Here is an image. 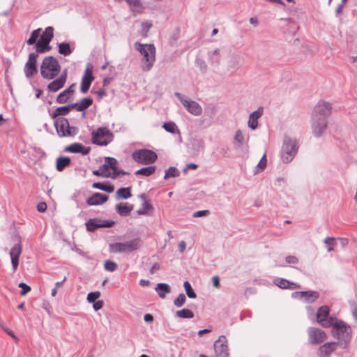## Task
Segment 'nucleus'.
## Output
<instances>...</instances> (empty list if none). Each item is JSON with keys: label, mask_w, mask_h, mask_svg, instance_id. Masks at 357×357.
I'll use <instances>...</instances> for the list:
<instances>
[{"label": "nucleus", "mask_w": 357, "mask_h": 357, "mask_svg": "<svg viewBox=\"0 0 357 357\" xmlns=\"http://www.w3.org/2000/svg\"><path fill=\"white\" fill-rule=\"evenodd\" d=\"M331 105L326 101H319L314 107L312 116V130L315 137L323 135L328 126V118L331 114Z\"/></svg>", "instance_id": "obj_1"}, {"label": "nucleus", "mask_w": 357, "mask_h": 357, "mask_svg": "<svg viewBox=\"0 0 357 357\" xmlns=\"http://www.w3.org/2000/svg\"><path fill=\"white\" fill-rule=\"evenodd\" d=\"M135 49L143 56L142 69L144 72L149 71L155 61V47L153 44H142L136 42L134 44Z\"/></svg>", "instance_id": "obj_2"}, {"label": "nucleus", "mask_w": 357, "mask_h": 357, "mask_svg": "<svg viewBox=\"0 0 357 357\" xmlns=\"http://www.w3.org/2000/svg\"><path fill=\"white\" fill-rule=\"evenodd\" d=\"M60 70L61 66L57 59L53 56L45 57L40 66V74L44 79H54Z\"/></svg>", "instance_id": "obj_3"}, {"label": "nucleus", "mask_w": 357, "mask_h": 357, "mask_svg": "<svg viewBox=\"0 0 357 357\" xmlns=\"http://www.w3.org/2000/svg\"><path fill=\"white\" fill-rule=\"evenodd\" d=\"M114 137V134L106 127H100L91 132L92 143L100 146H107Z\"/></svg>", "instance_id": "obj_4"}, {"label": "nucleus", "mask_w": 357, "mask_h": 357, "mask_svg": "<svg viewBox=\"0 0 357 357\" xmlns=\"http://www.w3.org/2000/svg\"><path fill=\"white\" fill-rule=\"evenodd\" d=\"M298 152V146L295 140L289 137L284 139L280 156L284 163H289L294 158Z\"/></svg>", "instance_id": "obj_5"}, {"label": "nucleus", "mask_w": 357, "mask_h": 357, "mask_svg": "<svg viewBox=\"0 0 357 357\" xmlns=\"http://www.w3.org/2000/svg\"><path fill=\"white\" fill-rule=\"evenodd\" d=\"M132 158L139 164L149 165L157 160L158 155L152 150L141 149H136L132 153Z\"/></svg>", "instance_id": "obj_6"}, {"label": "nucleus", "mask_w": 357, "mask_h": 357, "mask_svg": "<svg viewBox=\"0 0 357 357\" xmlns=\"http://www.w3.org/2000/svg\"><path fill=\"white\" fill-rule=\"evenodd\" d=\"M54 119V125L59 137H71L77 134L78 131L77 128L70 126L68 119L65 117H58Z\"/></svg>", "instance_id": "obj_7"}, {"label": "nucleus", "mask_w": 357, "mask_h": 357, "mask_svg": "<svg viewBox=\"0 0 357 357\" xmlns=\"http://www.w3.org/2000/svg\"><path fill=\"white\" fill-rule=\"evenodd\" d=\"M331 326L335 331L338 340L344 342L347 345L351 338L349 327L341 320L335 321Z\"/></svg>", "instance_id": "obj_8"}, {"label": "nucleus", "mask_w": 357, "mask_h": 357, "mask_svg": "<svg viewBox=\"0 0 357 357\" xmlns=\"http://www.w3.org/2000/svg\"><path fill=\"white\" fill-rule=\"evenodd\" d=\"M112 220H102L100 218H90L85 222L86 229L89 232H94L99 228H110L115 225Z\"/></svg>", "instance_id": "obj_9"}, {"label": "nucleus", "mask_w": 357, "mask_h": 357, "mask_svg": "<svg viewBox=\"0 0 357 357\" xmlns=\"http://www.w3.org/2000/svg\"><path fill=\"white\" fill-rule=\"evenodd\" d=\"M174 95L189 113L195 116H199L202 114V108L198 102L184 99L183 96L179 92H176Z\"/></svg>", "instance_id": "obj_10"}, {"label": "nucleus", "mask_w": 357, "mask_h": 357, "mask_svg": "<svg viewBox=\"0 0 357 357\" xmlns=\"http://www.w3.org/2000/svg\"><path fill=\"white\" fill-rule=\"evenodd\" d=\"M330 309L327 305H322L319 307L317 312V322L323 327H331L334 323L331 317H329Z\"/></svg>", "instance_id": "obj_11"}, {"label": "nucleus", "mask_w": 357, "mask_h": 357, "mask_svg": "<svg viewBox=\"0 0 357 357\" xmlns=\"http://www.w3.org/2000/svg\"><path fill=\"white\" fill-rule=\"evenodd\" d=\"M309 342L312 344H319L326 339V333L318 328L309 327L307 328Z\"/></svg>", "instance_id": "obj_12"}, {"label": "nucleus", "mask_w": 357, "mask_h": 357, "mask_svg": "<svg viewBox=\"0 0 357 357\" xmlns=\"http://www.w3.org/2000/svg\"><path fill=\"white\" fill-rule=\"evenodd\" d=\"M37 57V53L31 52L29 54L28 60L24 68V74L27 78L33 77L38 72Z\"/></svg>", "instance_id": "obj_13"}, {"label": "nucleus", "mask_w": 357, "mask_h": 357, "mask_svg": "<svg viewBox=\"0 0 357 357\" xmlns=\"http://www.w3.org/2000/svg\"><path fill=\"white\" fill-rule=\"evenodd\" d=\"M214 349L217 357L228 356V347L225 335L220 336L219 339L214 342Z\"/></svg>", "instance_id": "obj_14"}, {"label": "nucleus", "mask_w": 357, "mask_h": 357, "mask_svg": "<svg viewBox=\"0 0 357 357\" xmlns=\"http://www.w3.org/2000/svg\"><path fill=\"white\" fill-rule=\"evenodd\" d=\"M66 79L67 70H64L57 79H54L47 85L48 91L50 92L58 91L64 86Z\"/></svg>", "instance_id": "obj_15"}, {"label": "nucleus", "mask_w": 357, "mask_h": 357, "mask_svg": "<svg viewBox=\"0 0 357 357\" xmlns=\"http://www.w3.org/2000/svg\"><path fill=\"white\" fill-rule=\"evenodd\" d=\"M22 252V247L20 243L15 244L10 250L12 268L15 272L19 265V259Z\"/></svg>", "instance_id": "obj_16"}, {"label": "nucleus", "mask_w": 357, "mask_h": 357, "mask_svg": "<svg viewBox=\"0 0 357 357\" xmlns=\"http://www.w3.org/2000/svg\"><path fill=\"white\" fill-rule=\"evenodd\" d=\"M337 342H328L320 346L317 352L319 357H329L337 349Z\"/></svg>", "instance_id": "obj_17"}, {"label": "nucleus", "mask_w": 357, "mask_h": 357, "mask_svg": "<svg viewBox=\"0 0 357 357\" xmlns=\"http://www.w3.org/2000/svg\"><path fill=\"white\" fill-rule=\"evenodd\" d=\"M54 38V28L52 26H47L45 28V31L41 34L38 40L39 46L41 43H44L46 45L45 50H51V46L50 45V42Z\"/></svg>", "instance_id": "obj_18"}, {"label": "nucleus", "mask_w": 357, "mask_h": 357, "mask_svg": "<svg viewBox=\"0 0 357 357\" xmlns=\"http://www.w3.org/2000/svg\"><path fill=\"white\" fill-rule=\"evenodd\" d=\"M109 199V197L100 192H95L86 200V203L89 206H99L105 203Z\"/></svg>", "instance_id": "obj_19"}, {"label": "nucleus", "mask_w": 357, "mask_h": 357, "mask_svg": "<svg viewBox=\"0 0 357 357\" xmlns=\"http://www.w3.org/2000/svg\"><path fill=\"white\" fill-rule=\"evenodd\" d=\"M65 151L73 153H82L83 155H87L91 151L90 147L84 146L80 143H73L65 148Z\"/></svg>", "instance_id": "obj_20"}, {"label": "nucleus", "mask_w": 357, "mask_h": 357, "mask_svg": "<svg viewBox=\"0 0 357 357\" xmlns=\"http://www.w3.org/2000/svg\"><path fill=\"white\" fill-rule=\"evenodd\" d=\"M264 109L262 107H258V109L252 112L249 116L248 125V127L252 130H255L258 126V119L260 118L263 114Z\"/></svg>", "instance_id": "obj_21"}, {"label": "nucleus", "mask_w": 357, "mask_h": 357, "mask_svg": "<svg viewBox=\"0 0 357 357\" xmlns=\"http://www.w3.org/2000/svg\"><path fill=\"white\" fill-rule=\"evenodd\" d=\"M274 284L283 289H296L300 287L299 284L290 282L287 279L276 278L273 280Z\"/></svg>", "instance_id": "obj_22"}, {"label": "nucleus", "mask_w": 357, "mask_h": 357, "mask_svg": "<svg viewBox=\"0 0 357 357\" xmlns=\"http://www.w3.org/2000/svg\"><path fill=\"white\" fill-rule=\"evenodd\" d=\"M75 86L76 84L73 83L68 89L61 92L56 98V102L59 104H63L66 102L69 99V96L73 95L75 93Z\"/></svg>", "instance_id": "obj_23"}, {"label": "nucleus", "mask_w": 357, "mask_h": 357, "mask_svg": "<svg viewBox=\"0 0 357 357\" xmlns=\"http://www.w3.org/2000/svg\"><path fill=\"white\" fill-rule=\"evenodd\" d=\"M141 246V239L135 238L129 241L123 243L124 253H130L137 250Z\"/></svg>", "instance_id": "obj_24"}, {"label": "nucleus", "mask_w": 357, "mask_h": 357, "mask_svg": "<svg viewBox=\"0 0 357 357\" xmlns=\"http://www.w3.org/2000/svg\"><path fill=\"white\" fill-rule=\"evenodd\" d=\"M116 213L121 217L128 216L133 209V205L128 202L120 203L115 207Z\"/></svg>", "instance_id": "obj_25"}, {"label": "nucleus", "mask_w": 357, "mask_h": 357, "mask_svg": "<svg viewBox=\"0 0 357 357\" xmlns=\"http://www.w3.org/2000/svg\"><path fill=\"white\" fill-rule=\"evenodd\" d=\"M207 55L208 61L211 66L216 67L220 65L221 61V55L219 49L208 52Z\"/></svg>", "instance_id": "obj_26"}, {"label": "nucleus", "mask_w": 357, "mask_h": 357, "mask_svg": "<svg viewBox=\"0 0 357 357\" xmlns=\"http://www.w3.org/2000/svg\"><path fill=\"white\" fill-rule=\"evenodd\" d=\"M93 98L90 96L82 98L79 102H78L79 112H82V117L86 116V110L92 105Z\"/></svg>", "instance_id": "obj_27"}, {"label": "nucleus", "mask_w": 357, "mask_h": 357, "mask_svg": "<svg viewBox=\"0 0 357 357\" xmlns=\"http://www.w3.org/2000/svg\"><path fill=\"white\" fill-rule=\"evenodd\" d=\"M155 291L157 292L160 298H165L166 294L170 293L171 287L167 283L160 282L156 285Z\"/></svg>", "instance_id": "obj_28"}, {"label": "nucleus", "mask_w": 357, "mask_h": 357, "mask_svg": "<svg viewBox=\"0 0 357 357\" xmlns=\"http://www.w3.org/2000/svg\"><path fill=\"white\" fill-rule=\"evenodd\" d=\"M71 160L68 156H60L56 159V169L58 172H62L66 167L70 166Z\"/></svg>", "instance_id": "obj_29"}, {"label": "nucleus", "mask_w": 357, "mask_h": 357, "mask_svg": "<svg viewBox=\"0 0 357 357\" xmlns=\"http://www.w3.org/2000/svg\"><path fill=\"white\" fill-rule=\"evenodd\" d=\"M92 188L108 193H112L114 190V185L108 182H95L92 184Z\"/></svg>", "instance_id": "obj_30"}, {"label": "nucleus", "mask_w": 357, "mask_h": 357, "mask_svg": "<svg viewBox=\"0 0 357 357\" xmlns=\"http://www.w3.org/2000/svg\"><path fill=\"white\" fill-rule=\"evenodd\" d=\"M305 294L303 296V301L306 303H312L319 297V294L317 291L309 290L304 291Z\"/></svg>", "instance_id": "obj_31"}, {"label": "nucleus", "mask_w": 357, "mask_h": 357, "mask_svg": "<svg viewBox=\"0 0 357 357\" xmlns=\"http://www.w3.org/2000/svg\"><path fill=\"white\" fill-rule=\"evenodd\" d=\"M93 80V76L88 77L86 76H83L81 82L80 92L82 93H86L89 90L91 84Z\"/></svg>", "instance_id": "obj_32"}, {"label": "nucleus", "mask_w": 357, "mask_h": 357, "mask_svg": "<svg viewBox=\"0 0 357 357\" xmlns=\"http://www.w3.org/2000/svg\"><path fill=\"white\" fill-rule=\"evenodd\" d=\"M132 196L130 188H121L116 192V199L119 200L127 199Z\"/></svg>", "instance_id": "obj_33"}, {"label": "nucleus", "mask_w": 357, "mask_h": 357, "mask_svg": "<svg viewBox=\"0 0 357 357\" xmlns=\"http://www.w3.org/2000/svg\"><path fill=\"white\" fill-rule=\"evenodd\" d=\"M69 113L66 105L59 107L56 108L52 114H50V116L52 119H54L58 117H63V116L67 115Z\"/></svg>", "instance_id": "obj_34"}, {"label": "nucleus", "mask_w": 357, "mask_h": 357, "mask_svg": "<svg viewBox=\"0 0 357 357\" xmlns=\"http://www.w3.org/2000/svg\"><path fill=\"white\" fill-rule=\"evenodd\" d=\"M155 169H156L155 166L151 165V166H148V167H142L139 169H138L137 171H136L135 174L137 176L142 175L144 176H149L152 175L155 172Z\"/></svg>", "instance_id": "obj_35"}, {"label": "nucleus", "mask_w": 357, "mask_h": 357, "mask_svg": "<svg viewBox=\"0 0 357 357\" xmlns=\"http://www.w3.org/2000/svg\"><path fill=\"white\" fill-rule=\"evenodd\" d=\"M118 165V161L116 158L112 157H106L105 158V163L102 165V169H107L108 171L109 169L116 168Z\"/></svg>", "instance_id": "obj_36"}, {"label": "nucleus", "mask_w": 357, "mask_h": 357, "mask_svg": "<svg viewBox=\"0 0 357 357\" xmlns=\"http://www.w3.org/2000/svg\"><path fill=\"white\" fill-rule=\"evenodd\" d=\"M176 316L183 319H192L194 317L195 314L191 310L183 308L181 310L176 311Z\"/></svg>", "instance_id": "obj_37"}, {"label": "nucleus", "mask_w": 357, "mask_h": 357, "mask_svg": "<svg viewBox=\"0 0 357 357\" xmlns=\"http://www.w3.org/2000/svg\"><path fill=\"white\" fill-rule=\"evenodd\" d=\"M109 251L111 253H124L123 243H114L109 245Z\"/></svg>", "instance_id": "obj_38"}, {"label": "nucleus", "mask_w": 357, "mask_h": 357, "mask_svg": "<svg viewBox=\"0 0 357 357\" xmlns=\"http://www.w3.org/2000/svg\"><path fill=\"white\" fill-rule=\"evenodd\" d=\"M59 52L61 54L67 56L72 53L73 50L70 47V45L68 43H61L58 45Z\"/></svg>", "instance_id": "obj_39"}, {"label": "nucleus", "mask_w": 357, "mask_h": 357, "mask_svg": "<svg viewBox=\"0 0 357 357\" xmlns=\"http://www.w3.org/2000/svg\"><path fill=\"white\" fill-rule=\"evenodd\" d=\"M180 172L175 167H169L165 173L164 179L167 180L169 178H176L179 176Z\"/></svg>", "instance_id": "obj_40"}, {"label": "nucleus", "mask_w": 357, "mask_h": 357, "mask_svg": "<svg viewBox=\"0 0 357 357\" xmlns=\"http://www.w3.org/2000/svg\"><path fill=\"white\" fill-rule=\"evenodd\" d=\"M162 128L168 132L174 134L176 132L179 133V130L178 129L175 123L172 121L165 122L163 123Z\"/></svg>", "instance_id": "obj_41"}, {"label": "nucleus", "mask_w": 357, "mask_h": 357, "mask_svg": "<svg viewBox=\"0 0 357 357\" xmlns=\"http://www.w3.org/2000/svg\"><path fill=\"white\" fill-rule=\"evenodd\" d=\"M195 65L199 68L202 73L205 74L206 73L208 67L206 61L202 58L197 56L195 59Z\"/></svg>", "instance_id": "obj_42"}, {"label": "nucleus", "mask_w": 357, "mask_h": 357, "mask_svg": "<svg viewBox=\"0 0 357 357\" xmlns=\"http://www.w3.org/2000/svg\"><path fill=\"white\" fill-rule=\"evenodd\" d=\"M40 31H41V29H37L36 30H33L31 32L30 37L29 38V39L26 40L27 45H33L34 44L36 45V43H37L36 40L40 36Z\"/></svg>", "instance_id": "obj_43"}, {"label": "nucleus", "mask_w": 357, "mask_h": 357, "mask_svg": "<svg viewBox=\"0 0 357 357\" xmlns=\"http://www.w3.org/2000/svg\"><path fill=\"white\" fill-rule=\"evenodd\" d=\"M183 287L185 290V293H186L187 296L190 298H195L197 297L196 293L193 290L191 284H190V282L188 281L184 282Z\"/></svg>", "instance_id": "obj_44"}, {"label": "nucleus", "mask_w": 357, "mask_h": 357, "mask_svg": "<svg viewBox=\"0 0 357 357\" xmlns=\"http://www.w3.org/2000/svg\"><path fill=\"white\" fill-rule=\"evenodd\" d=\"M228 67L232 69H237L239 67V56L234 54L228 61Z\"/></svg>", "instance_id": "obj_45"}, {"label": "nucleus", "mask_w": 357, "mask_h": 357, "mask_svg": "<svg viewBox=\"0 0 357 357\" xmlns=\"http://www.w3.org/2000/svg\"><path fill=\"white\" fill-rule=\"evenodd\" d=\"M93 174L98 176L104 178H109L110 172L107 169H102V165L100 166L98 169L93 170Z\"/></svg>", "instance_id": "obj_46"}, {"label": "nucleus", "mask_w": 357, "mask_h": 357, "mask_svg": "<svg viewBox=\"0 0 357 357\" xmlns=\"http://www.w3.org/2000/svg\"><path fill=\"white\" fill-rule=\"evenodd\" d=\"M234 141L237 142V147H241L243 144L244 137L241 130H237L234 135Z\"/></svg>", "instance_id": "obj_47"}, {"label": "nucleus", "mask_w": 357, "mask_h": 357, "mask_svg": "<svg viewBox=\"0 0 357 357\" xmlns=\"http://www.w3.org/2000/svg\"><path fill=\"white\" fill-rule=\"evenodd\" d=\"M185 301H186V297H185V294L183 293H181L178 296V297L176 299H174V305L175 306H176L177 307H181L185 304Z\"/></svg>", "instance_id": "obj_48"}, {"label": "nucleus", "mask_w": 357, "mask_h": 357, "mask_svg": "<svg viewBox=\"0 0 357 357\" xmlns=\"http://www.w3.org/2000/svg\"><path fill=\"white\" fill-rule=\"evenodd\" d=\"M100 293L98 291L89 292L87 295L86 300L89 303H92L100 298Z\"/></svg>", "instance_id": "obj_49"}, {"label": "nucleus", "mask_w": 357, "mask_h": 357, "mask_svg": "<svg viewBox=\"0 0 357 357\" xmlns=\"http://www.w3.org/2000/svg\"><path fill=\"white\" fill-rule=\"evenodd\" d=\"M117 264L116 263L111 261V260H107L105 262L104 268L106 271L113 272L117 269Z\"/></svg>", "instance_id": "obj_50"}, {"label": "nucleus", "mask_w": 357, "mask_h": 357, "mask_svg": "<svg viewBox=\"0 0 357 357\" xmlns=\"http://www.w3.org/2000/svg\"><path fill=\"white\" fill-rule=\"evenodd\" d=\"M128 172H125L123 169H119L118 165L116 167V168L112 169V173L110 172L109 178H112V179H116L117 176L120 174L121 175H127L128 174Z\"/></svg>", "instance_id": "obj_51"}, {"label": "nucleus", "mask_w": 357, "mask_h": 357, "mask_svg": "<svg viewBox=\"0 0 357 357\" xmlns=\"http://www.w3.org/2000/svg\"><path fill=\"white\" fill-rule=\"evenodd\" d=\"M267 164V159H266V153L263 155V156L261 158L259 162H258L257 165V168L258 169L257 171H263Z\"/></svg>", "instance_id": "obj_52"}, {"label": "nucleus", "mask_w": 357, "mask_h": 357, "mask_svg": "<svg viewBox=\"0 0 357 357\" xmlns=\"http://www.w3.org/2000/svg\"><path fill=\"white\" fill-rule=\"evenodd\" d=\"M18 287L22 289L20 294L22 296L26 295L27 293H29L31 291V287L28 284H26L24 282H20L18 284Z\"/></svg>", "instance_id": "obj_53"}, {"label": "nucleus", "mask_w": 357, "mask_h": 357, "mask_svg": "<svg viewBox=\"0 0 357 357\" xmlns=\"http://www.w3.org/2000/svg\"><path fill=\"white\" fill-rule=\"evenodd\" d=\"M335 238L333 237H326L324 240V243L327 245V250L328 252L333 250Z\"/></svg>", "instance_id": "obj_54"}, {"label": "nucleus", "mask_w": 357, "mask_h": 357, "mask_svg": "<svg viewBox=\"0 0 357 357\" xmlns=\"http://www.w3.org/2000/svg\"><path fill=\"white\" fill-rule=\"evenodd\" d=\"M38 40L37 41V43H36V45H35V48H36L35 53H37V54L38 53H45L50 50H45L46 45H45L44 43H41L39 46H38Z\"/></svg>", "instance_id": "obj_55"}, {"label": "nucleus", "mask_w": 357, "mask_h": 357, "mask_svg": "<svg viewBox=\"0 0 357 357\" xmlns=\"http://www.w3.org/2000/svg\"><path fill=\"white\" fill-rule=\"evenodd\" d=\"M126 2L132 7L135 8H142V3L141 0H126Z\"/></svg>", "instance_id": "obj_56"}, {"label": "nucleus", "mask_w": 357, "mask_h": 357, "mask_svg": "<svg viewBox=\"0 0 357 357\" xmlns=\"http://www.w3.org/2000/svg\"><path fill=\"white\" fill-rule=\"evenodd\" d=\"M285 261L289 264H296L298 263V259L294 255H288L285 258Z\"/></svg>", "instance_id": "obj_57"}, {"label": "nucleus", "mask_w": 357, "mask_h": 357, "mask_svg": "<svg viewBox=\"0 0 357 357\" xmlns=\"http://www.w3.org/2000/svg\"><path fill=\"white\" fill-rule=\"evenodd\" d=\"M209 213H210V211L208 210L197 211L193 213L192 217L193 218L203 217V216H206V215H208Z\"/></svg>", "instance_id": "obj_58"}, {"label": "nucleus", "mask_w": 357, "mask_h": 357, "mask_svg": "<svg viewBox=\"0 0 357 357\" xmlns=\"http://www.w3.org/2000/svg\"><path fill=\"white\" fill-rule=\"evenodd\" d=\"M92 303H93V308L95 311H98V310L102 309L103 307V305H104L103 301H101V300H98Z\"/></svg>", "instance_id": "obj_59"}, {"label": "nucleus", "mask_w": 357, "mask_h": 357, "mask_svg": "<svg viewBox=\"0 0 357 357\" xmlns=\"http://www.w3.org/2000/svg\"><path fill=\"white\" fill-rule=\"evenodd\" d=\"M305 294V292L304 291H294L291 294V297L294 298L302 300L303 298V296Z\"/></svg>", "instance_id": "obj_60"}, {"label": "nucleus", "mask_w": 357, "mask_h": 357, "mask_svg": "<svg viewBox=\"0 0 357 357\" xmlns=\"http://www.w3.org/2000/svg\"><path fill=\"white\" fill-rule=\"evenodd\" d=\"M91 92L96 94L99 97V98H102L104 96H106V91L104 89H100L97 91L91 90Z\"/></svg>", "instance_id": "obj_61"}, {"label": "nucleus", "mask_w": 357, "mask_h": 357, "mask_svg": "<svg viewBox=\"0 0 357 357\" xmlns=\"http://www.w3.org/2000/svg\"><path fill=\"white\" fill-rule=\"evenodd\" d=\"M37 210L40 212L43 213L47 210V204L45 202H40L37 205Z\"/></svg>", "instance_id": "obj_62"}, {"label": "nucleus", "mask_w": 357, "mask_h": 357, "mask_svg": "<svg viewBox=\"0 0 357 357\" xmlns=\"http://www.w3.org/2000/svg\"><path fill=\"white\" fill-rule=\"evenodd\" d=\"M213 285L216 288H220V278L218 276L215 275L212 278Z\"/></svg>", "instance_id": "obj_63"}, {"label": "nucleus", "mask_w": 357, "mask_h": 357, "mask_svg": "<svg viewBox=\"0 0 357 357\" xmlns=\"http://www.w3.org/2000/svg\"><path fill=\"white\" fill-rule=\"evenodd\" d=\"M142 208H144L146 211L152 209V206L151 204H149L147 200H144L142 204Z\"/></svg>", "instance_id": "obj_64"}]
</instances>
